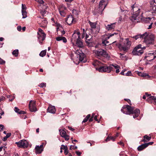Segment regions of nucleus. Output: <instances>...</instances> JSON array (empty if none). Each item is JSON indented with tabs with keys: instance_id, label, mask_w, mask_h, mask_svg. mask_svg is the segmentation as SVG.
<instances>
[{
	"instance_id": "obj_1",
	"label": "nucleus",
	"mask_w": 156,
	"mask_h": 156,
	"mask_svg": "<svg viewBox=\"0 0 156 156\" xmlns=\"http://www.w3.org/2000/svg\"><path fill=\"white\" fill-rule=\"evenodd\" d=\"M133 38L137 40L139 38L144 39V42L148 46L149 45L152 44L154 41V35L151 34H147L145 33L143 34H139L133 37Z\"/></svg>"
},
{
	"instance_id": "obj_2",
	"label": "nucleus",
	"mask_w": 156,
	"mask_h": 156,
	"mask_svg": "<svg viewBox=\"0 0 156 156\" xmlns=\"http://www.w3.org/2000/svg\"><path fill=\"white\" fill-rule=\"evenodd\" d=\"M80 33L76 30L72 37L71 41L73 46H76L80 48L83 47V42L80 37Z\"/></svg>"
},
{
	"instance_id": "obj_3",
	"label": "nucleus",
	"mask_w": 156,
	"mask_h": 156,
	"mask_svg": "<svg viewBox=\"0 0 156 156\" xmlns=\"http://www.w3.org/2000/svg\"><path fill=\"white\" fill-rule=\"evenodd\" d=\"M121 111L123 113L126 114L130 115L134 114V115H133V117L134 118L137 117L140 114L139 109H136L133 110V108L128 105L124 106Z\"/></svg>"
},
{
	"instance_id": "obj_4",
	"label": "nucleus",
	"mask_w": 156,
	"mask_h": 156,
	"mask_svg": "<svg viewBox=\"0 0 156 156\" xmlns=\"http://www.w3.org/2000/svg\"><path fill=\"white\" fill-rule=\"evenodd\" d=\"M123 44L122 45L120 44H116V46L118 47L120 50H123L126 51L131 45V42L128 38H126L123 40Z\"/></svg>"
},
{
	"instance_id": "obj_5",
	"label": "nucleus",
	"mask_w": 156,
	"mask_h": 156,
	"mask_svg": "<svg viewBox=\"0 0 156 156\" xmlns=\"http://www.w3.org/2000/svg\"><path fill=\"white\" fill-rule=\"evenodd\" d=\"M94 52L95 53L96 56L98 58L102 57L107 58L108 57V55L107 52L101 49L95 50L94 51Z\"/></svg>"
},
{
	"instance_id": "obj_6",
	"label": "nucleus",
	"mask_w": 156,
	"mask_h": 156,
	"mask_svg": "<svg viewBox=\"0 0 156 156\" xmlns=\"http://www.w3.org/2000/svg\"><path fill=\"white\" fill-rule=\"evenodd\" d=\"M96 69L100 72H106L109 73L112 70L113 68L111 66L104 65L101 66L98 68H96Z\"/></svg>"
},
{
	"instance_id": "obj_7",
	"label": "nucleus",
	"mask_w": 156,
	"mask_h": 156,
	"mask_svg": "<svg viewBox=\"0 0 156 156\" xmlns=\"http://www.w3.org/2000/svg\"><path fill=\"white\" fill-rule=\"evenodd\" d=\"M140 12V10H136L135 12H133V13L131 12L132 14V16L131 17L130 20L133 22L134 20L139 19H142V15L143 13L142 12L141 14L140 15H139V14Z\"/></svg>"
},
{
	"instance_id": "obj_8",
	"label": "nucleus",
	"mask_w": 156,
	"mask_h": 156,
	"mask_svg": "<svg viewBox=\"0 0 156 156\" xmlns=\"http://www.w3.org/2000/svg\"><path fill=\"white\" fill-rule=\"evenodd\" d=\"M76 54H77V57L79 58V61L84 63L87 61V60L84 54L83 53L82 51L80 50H77L76 51Z\"/></svg>"
},
{
	"instance_id": "obj_9",
	"label": "nucleus",
	"mask_w": 156,
	"mask_h": 156,
	"mask_svg": "<svg viewBox=\"0 0 156 156\" xmlns=\"http://www.w3.org/2000/svg\"><path fill=\"white\" fill-rule=\"evenodd\" d=\"M144 53L143 49L141 48V45L139 44L134 49L132 53L134 55H140Z\"/></svg>"
},
{
	"instance_id": "obj_10",
	"label": "nucleus",
	"mask_w": 156,
	"mask_h": 156,
	"mask_svg": "<svg viewBox=\"0 0 156 156\" xmlns=\"http://www.w3.org/2000/svg\"><path fill=\"white\" fill-rule=\"evenodd\" d=\"M16 144L19 147L26 148L28 146V142L26 140H23L20 141L18 142H16Z\"/></svg>"
},
{
	"instance_id": "obj_11",
	"label": "nucleus",
	"mask_w": 156,
	"mask_h": 156,
	"mask_svg": "<svg viewBox=\"0 0 156 156\" xmlns=\"http://www.w3.org/2000/svg\"><path fill=\"white\" fill-rule=\"evenodd\" d=\"M61 136L65 138L66 140H68L69 139V136L66 134V132L63 129L59 130Z\"/></svg>"
},
{
	"instance_id": "obj_12",
	"label": "nucleus",
	"mask_w": 156,
	"mask_h": 156,
	"mask_svg": "<svg viewBox=\"0 0 156 156\" xmlns=\"http://www.w3.org/2000/svg\"><path fill=\"white\" fill-rule=\"evenodd\" d=\"M35 101H31L29 103V108L31 112H35L37 111V108L35 106Z\"/></svg>"
},
{
	"instance_id": "obj_13",
	"label": "nucleus",
	"mask_w": 156,
	"mask_h": 156,
	"mask_svg": "<svg viewBox=\"0 0 156 156\" xmlns=\"http://www.w3.org/2000/svg\"><path fill=\"white\" fill-rule=\"evenodd\" d=\"M107 0H101L99 4V9L104 10L107 5Z\"/></svg>"
},
{
	"instance_id": "obj_14",
	"label": "nucleus",
	"mask_w": 156,
	"mask_h": 156,
	"mask_svg": "<svg viewBox=\"0 0 156 156\" xmlns=\"http://www.w3.org/2000/svg\"><path fill=\"white\" fill-rule=\"evenodd\" d=\"M148 58L147 60L150 61H152L156 57V52H153L148 53L146 56Z\"/></svg>"
},
{
	"instance_id": "obj_15",
	"label": "nucleus",
	"mask_w": 156,
	"mask_h": 156,
	"mask_svg": "<svg viewBox=\"0 0 156 156\" xmlns=\"http://www.w3.org/2000/svg\"><path fill=\"white\" fill-rule=\"evenodd\" d=\"M43 144L41 145L40 146H37L35 148L36 153L37 154H41L43 151Z\"/></svg>"
},
{
	"instance_id": "obj_16",
	"label": "nucleus",
	"mask_w": 156,
	"mask_h": 156,
	"mask_svg": "<svg viewBox=\"0 0 156 156\" xmlns=\"http://www.w3.org/2000/svg\"><path fill=\"white\" fill-rule=\"evenodd\" d=\"M116 34V33L113 34H110L109 36H107L105 38V39L104 40H103L102 42V44H104L105 45H107L108 44H109V42L107 41V40L109 39L111 37H112L113 36L114 34Z\"/></svg>"
},
{
	"instance_id": "obj_17",
	"label": "nucleus",
	"mask_w": 156,
	"mask_h": 156,
	"mask_svg": "<svg viewBox=\"0 0 156 156\" xmlns=\"http://www.w3.org/2000/svg\"><path fill=\"white\" fill-rule=\"evenodd\" d=\"M73 20L72 15H69L66 18V22L68 25H70L73 23Z\"/></svg>"
},
{
	"instance_id": "obj_18",
	"label": "nucleus",
	"mask_w": 156,
	"mask_h": 156,
	"mask_svg": "<svg viewBox=\"0 0 156 156\" xmlns=\"http://www.w3.org/2000/svg\"><path fill=\"white\" fill-rule=\"evenodd\" d=\"M46 37V34H38L37 37L40 43H42L41 41H43L44 40Z\"/></svg>"
},
{
	"instance_id": "obj_19",
	"label": "nucleus",
	"mask_w": 156,
	"mask_h": 156,
	"mask_svg": "<svg viewBox=\"0 0 156 156\" xmlns=\"http://www.w3.org/2000/svg\"><path fill=\"white\" fill-rule=\"evenodd\" d=\"M92 37L91 35H88L87 34H86V43L89 44L90 43H91L92 42Z\"/></svg>"
},
{
	"instance_id": "obj_20",
	"label": "nucleus",
	"mask_w": 156,
	"mask_h": 156,
	"mask_svg": "<svg viewBox=\"0 0 156 156\" xmlns=\"http://www.w3.org/2000/svg\"><path fill=\"white\" fill-rule=\"evenodd\" d=\"M47 111L48 112L51 113H55L56 111L55 107L54 106H49L47 109Z\"/></svg>"
},
{
	"instance_id": "obj_21",
	"label": "nucleus",
	"mask_w": 156,
	"mask_h": 156,
	"mask_svg": "<svg viewBox=\"0 0 156 156\" xmlns=\"http://www.w3.org/2000/svg\"><path fill=\"white\" fill-rule=\"evenodd\" d=\"M115 23H112L111 24L108 25L106 26V28L108 30H111L114 29L115 27Z\"/></svg>"
},
{
	"instance_id": "obj_22",
	"label": "nucleus",
	"mask_w": 156,
	"mask_h": 156,
	"mask_svg": "<svg viewBox=\"0 0 156 156\" xmlns=\"http://www.w3.org/2000/svg\"><path fill=\"white\" fill-rule=\"evenodd\" d=\"M56 39L58 41H62L63 42L65 43H66L67 41L66 38L65 37L62 36H59L57 37L56 38Z\"/></svg>"
},
{
	"instance_id": "obj_23",
	"label": "nucleus",
	"mask_w": 156,
	"mask_h": 156,
	"mask_svg": "<svg viewBox=\"0 0 156 156\" xmlns=\"http://www.w3.org/2000/svg\"><path fill=\"white\" fill-rule=\"evenodd\" d=\"M6 148V147H0V155L1 156H2L5 154Z\"/></svg>"
},
{
	"instance_id": "obj_24",
	"label": "nucleus",
	"mask_w": 156,
	"mask_h": 156,
	"mask_svg": "<svg viewBox=\"0 0 156 156\" xmlns=\"http://www.w3.org/2000/svg\"><path fill=\"white\" fill-rule=\"evenodd\" d=\"M154 17H147V18H145L144 19V20L145 21V22L146 23H150L151 21H154Z\"/></svg>"
},
{
	"instance_id": "obj_25",
	"label": "nucleus",
	"mask_w": 156,
	"mask_h": 156,
	"mask_svg": "<svg viewBox=\"0 0 156 156\" xmlns=\"http://www.w3.org/2000/svg\"><path fill=\"white\" fill-rule=\"evenodd\" d=\"M101 63L98 60H95L92 63L93 65L94 66H98L99 67L101 66Z\"/></svg>"
},
{
	"instance_id": "obj_26",
	"label": "nucleus",
	"mask_w": 156,
	"mask_h": 156,
	"mask_svg": "<svg viewBox=\"0 0 156 156\" xmlns=\"http://www.w3.org/2000/svg\"><path fill=\"white\" fill-rule=\"evenodd\" d=\"M147 145L146 144H143L139 146L137 148V149L139 151H141L147 147Z\"/></svg>"
},
{
	"instance_id": "obj_27",
	"label": "nucleus",
	"mask_w": 156,
	"mask_h": 156,
	"mask_svg": "<svg viewBox=\"0 0 156 156\" xmlns=\"http://www.w3.org/2000/svg\"><path fill=\"white\" fill-rule=\"evenodd\" d=\"M151 100H154L156 101V97L154 96H150L147 99V101L150 103H151Z\"/></svg>"
},
{
	"instance_id": "obj_28",
	"label": "nucleus",
	"mask_w": 156,
	"mask_h": 156,
	"mask_svg": "<svg viewBox=\"0 0 156 156\" xmlns=\"http://www.w3.org/2000/svg\"><path fill=\"white\" fill-rule=\"evenodd\" d=\"M131 7L133 9H135V10H140L141 9V6H140L138 5L135 4L132 5Z\"/></svg>"
},
{
	"instance_id": "obj_29",
	"label": "nucleus",
	"mask_w": 156,
	"mask_h": 156,
	"mask_svg": "<svg viewBox=\"0 0 156 156\" xmlns=\"http://www.w3.org/2000/svg\"><path fill=\"white\" fill-rule=\"evenodd\" d=\"M89 23L92 29H95L96 27V23H92L90 21H89Z\"/></svg>"
},
{
	"instance_id": "obj_30",
	"label": "nucleus",
	"mask_w": 156,
	"mask_h": 156,
	"mask_svg": "<svg viewBox=\"0 0 156 156\" xmlns=\"http://www.w3.org/2000/svg\"><path fill=\"white\" fill-rule=\"evenodd\" d=\"M115 140V138L114 137L111 136H108V137L106 139V141H108L110 140H112V141H114Z\"/></svg>"
},
{
	"instance_id": "obj_31",
	"label": "nucleus",
	"mask_w": 156,
	"mask_h": 156,
	"mask_svg": "<svg viewBox=\"0 0 156 156\" xmlns=\"http://www.w3.org/2000/svg\"><path fill=\"white\" fill-rule=\"evenodd\" d=\"M19 53V51L18 49H16L14 50L12 52V55L15 56V57H17L18 56Z\"/></svg>"
},
{
	"instance_id": "obj_32",
	"label": "nucleus",
	"mask_w": 156,
	"mask_h": 156,
	"mask_svg": "<svg viewBox=\"0 0 156 156\" xmlns=\"http://www.w3.org/2000/svg\"><path fill=\"white\" fill-rule=\"evenodd\" d=\"M22 12L23 15V18H25L27 17V12L26 10H22Z\"/></svg>"
},
{
	"instance_id": "obj_33",
	"label": "nucleus",
	"mask_w": 156,
	"mask_h": 156,
	"mask_svg": "<svg viewBox=\"0 0 156 156\" xmlns=\"http://www.w3.org/2000/svg\"><path fill=\"white\" fill-rule=\"evenodd\" d=\"M46 50H44L42 51L39 54V55L42 57H44L46 54Z\"/></svg>"
},
{
	"instance_id": "obj_34",
	"label": "nucleus",
	"mask_w": 156,
	"mask_h": 156,
	"mask_svg": "<svg viewBox=\"0 0 156 156\" xmlns=\"http://www.w3.org/2000/svg\"><path fill=\"white\" fill-rule=\"evenodd\" d=\"M11 133H7L6 136L3 138V140L4 141H5L7 140V139L9 137L11 136Z\"/></svg>"
},
{
	"instance_id": "obj_35",
	"label": "nucleus",
	"mask_w": 156,
	"mask_h": 156,
	"mask_svg": "<svg viewBox=\"0 0 156 156\" xmlns=\"http://www.w3.org/2000/svg\"><path fill=\"white\" fill-rule=\"evenodd\" d=\"M61 29H63L62 26L60 24H59L58 25L57 28V31H59Z\"/></svg>"
},
{
	"instance_id": "obj_36",
	"label": "nucleus",
	"mask_w": 156,
	"mask_h": 156,
	"mask_svg": "<svg viewBox=\"0 0 156 156\" xmlns=\"http://www.w3.org/2000/svg\"><path fill=\"white\" fill-rule=\"evenodd\" d=\"M140 76H141L142 77H145L147 76H148V75L146 74V73H142L141 72H140L138 74Z\"/></svg>"
},
{
	"instance_id": "obj_37",
	"label": "nucleus",
	"mask_w": 156,
	"mask_h": 156,
	"mask_svg": "<svg viewBox=\"0 0 156 156\" xmlns=\"http://www.w3.org/2000/svg\"><path fill=\"white\" fill-rule=\"evenodd\" d=\"M110 66H111L112 67L113 66L116 69H117L120 68V67L118 65L115 64H113L110 65Z\"/></svg>"
},
{
	"instance_id": "obj_38",
	"label": "nucleus",
	"mask_w": 156,
	"mask_h": 156,
	"mask_svg": "<svg viewBox=\"0 0 156 156\" xmlns=\"http://www.w3.org/2000/svg\"><path fill=\"white\" fill-rule=\"evenodd\" d=\"M144 138H145L146 140H147V141H149V140H150L151 138V136H147V135H145L144 136Z\"/></svg>"
},
{
	"instance_id": "obj_39",
	"label": "nucleus",
	"mask_w": 156,
	"mask_h": 156,
	"mask_svg": "<svg viewBox=\"0 0 156 156\" xmlns=\"http://www.w3.org/2000/svg\"><path fill=\"white\" fill-rule=\"evenodd\" d=\"M59 12L60 15L63 16H65V13L64 10H59Z\"/></svg>"
},
{
	"instance_id": "obj_40",
	"label": "nucleus",
	"mask_w": 156,
	"mask_h": 156,
	"mask_svg": "<svg viewBox=\"0 0 156 156\" xmlns=\"http://www.w3.org/2000/svg\"><path fill=\"white\" fill-rule=\"evenodd\" d=\"M40 13L43 16H44L46 12V10H40Z\"/></svg>"
},
{
	"instance_id": "obj_41",
	"label": "nucleus",
	"mask_w": 156,
	"mask_h": 156,
	"mask_svg": "<svg viewBox=\"0 0 156 156\" xmlns=\"http://www.w3.org/2000/svg\"><path fill=\"white\" fill-rule=\"evenodd\" d=\"M57 32H61V35L62 36L65 34V31L63 29H61L59 31H57Z\"/></svg>"
},
{
	"instance_id": "obj_42",
	"label": "nucleus",
	"mask_w": 156,
	"mask_h": 156,
	"mask_svg": "<svg viewBox=\"0 0 156 156\" xmlns=\"http://www.w3.org/2000/svg\"><path fill=\"white\" fill-rule=\"evenodd\" d=\"M5 61L0 58V65H3L5 63Z\"/></svg>"
},
{
	"instance_id": "obj_43",
	"label": "nucleus",
	"mask_w": 156,
	"mask_h": 156,
	"mask_svg": "<svg viewBox=\"0 0 156 156\" xmlns=\"http://www.w3.org/2000/svg\"><path fill=\"white\" fill-rule=\"evenodd\" d=\"M46 85V83H42L40 84L39 86L41 87H45Z\"/></svg>"
},
{
	"instance_id": "obj_44",
	"label": "nucleus",
	"mask_w": 156,
	"mask_h": 156,
	"mask_svg": "<svg viewBox=\"0 0 156 156\" xmlns=\"http://www.w3.org/2000/svg\"><path fill=\"white\" fill-rule=\"evenodd\" d=\"M39 32H37V34H45L43 32V30L39 28Z\"/></svg>"
},
{
	"instance_id": "obj_45",
	"label": "nucleus",
	"mask_w": 156,
	"mask_h": 156,
	"mask_svg": "<svg viewBox=\"0 0 156 156\" xmlns=\"http://www.w3.org/2000/svg\"><path fill=\"white\" fill-rule=\"evenodd\" d=\"M132 75L131 72L130 71H129L126 73L125 75L126 76H130Z\"/></svg>"
},
{
	"instance_id": "obj_46",
	"label": "nucleus",
	"mask_w": 156,
	"mask_h": 156,
	"mask_svg": "<svg viewBox=\"0 0 156 156\" xmlns=\"http://www.w3.org/2000/svg\"><path fill=\"white\" fill-rule=\"evenodd\" d=\"M14 110L16 112L18 113H19L20 111V110L16 107L15 108Z\"/></svg>"
},
{
	"instance_id": "obj_47",
	"label": "nucleus",
	"mask_w": 156,
	"mask_h": 156,
	"mask_svg": "<svg viewBox=\"0 0 156 156\" xmlns=\"http://www.w3.org/2000/svg\"><path fill=\"white\" fill-rule=\"evenodd\" d=\"M92 13L94 15H98V10H93Z\"/></svg>"
},
{
	"instance_id": "obj_48",
	"label": "nucleus",
	"mask_w": 156,
	"mask_h": 156,
	"mask_svg": "<svg viewBox=\"0 0 156 156\" xmlns=\"http://www.w3.org/2000/svg\"><path fill=\"white\" fill-rule=\"evenodd\" d=\"M77 148V147L76 146H74L71 145L69 149L70 150H72L73 149H76Z\"/></svg>"
},
{
	"instance_id": "obj_49",
	"label": "nucleus",
	"mask_w": 156,
	"mask_h": 156,
	"mask_svg": "<svg viewBox=\"0 0 156 156\" xmlns=\"http://www.w3.org/2000/svg\"><path fill=\"white\" fill-rule=\"evenodd\" d=\"M22 10L26 9H27L26 5L25 4H22Z\"/></svg>"
},
{
	"instance_id": "obj_50",
	"label": "nucleus",
	"mask_w": 156,
	"mask_h": 156,
	"mask_svg": "<svg viewBox=\"0 0 156 156\" xmlns=\"http://www.w3.org/2000/svg\"><path fill=\"white\" fill-rule=\"evenodd\" d=\"M125 100L127 101V102L130 105H131L132 104L131 103L130 100L129 99H125Z\"/></svg>"
},
{
	"instance_id": "obj_51",
	"label": "nucleus",
	"mask_w": 156,
	"mask_h": 156,
	"mask_svg": "<svg viewBox=\"0 0 156 156\" xmlns=\"http://www.w3.org/2000/svg\"><path fill=\"white\" fill-rule=\"evenodd\" d=\"M153 21H151V23H150V24L149 26V27L148 28V29H150L151 28L152 25L153 23Z\"/></svg>"
},
{
	"instance_id": "obj_52",
	"label": "nucleus",
	"mask_w": 156,
	"mask_h": 156,
	"mask_svg": "<svg viewBox=\"0 0 156 156\" xmlns=\"http://www.w3.org/2000/svg\"><path fill=\"white\" fill-rule=\"evenodd\" d=\"M5 99V97L3 96H1L0 98V101H4Z\"/></svg>"
},
{
	"instance_id": "obj_53",
	"label": "nucleus",
	"mask_w": 156,
	"mask_h": 156,
	"mask_svg": "<svg viewBox=\"0 0 156 156\" xmlns=\"http://www.w3.org/2000/svg\"><path fill=\"white\" fill-rule=\"evenodd\" d=\"M62 146L63 147V149L64 150H68V147L66 145L65 146V145H62Z\"/></svg>"
},
{
	"instance_id": "obj_54",
	"label": "nucleus",
	"mask_w": 156,
	"mask_h": 156,
	"mask_svg": "<svg viewBox=\"0 0 156 156\" xmlns=\"http://www.w3.org/2000/svg\"><path fill=\"white\" fill-rule=\"evenodd\" d=\"M126 71L125 69H123L122 71L120 73V74L123 75H125V74L124 73V72Z\"/></svg>"
},
{
	"instance_id": "obj_55",
	"label": "nucleus",
	"mask_w": 156,
	"mask_h": 156,
	"mask_svg": "<svg viewBox=\"0 0 156 156\" xmlns=\"http://www.w3.org/2000/svg\"><path fill=\"white\" fill-rule=\"evenodd\" d=\"M153 143H154L153 142H150L148 143H145V144H146L147 145V147L149 145H151L152 144H153Z\"/></svg>"
},
{
	"instance_id": "obj_56",
	"label": "nucleus",
	"mask_w": 156,
	"mask_h": 156,
	"mask_svg": "<svg viewBox=\"0 0 156 156\" xmlns=\"http://www.w3.org/2000/svg\"><path fill=\"white\" fill-rule=\"evenodd\" d=\"M76 154L78 156H80L81 154V153L80 152L78 151H76Z\"/></svg>"
},
{
	"instance_id": "obj_57",
	"label": "nucleus",
	"mask_w": 156,
	"mask_h": 156,
	"mask_svg": "<svg viewBox=\"0 0 156 156\" xmlns=\"http://www.w3.org/2000/svg\"><path fill=\"white\" fill-rule=\"evenodd\" d=\"M4 128V125H0V128H1V131H2L3 130V128Z\"/></svg>"
},
{
	"instance_id": "obj_58",
	"label": "nucleus",
	"mask_w": 156,
	"mask_h": 156,
	"mask_svg": "<svg viewBox=\"0 0 156 156\" xmlns=\"http://www.w3.org/2000/svg\"><path fill=\"white\" fill-rule=\"evenodd\" d=\"M120 55V58L122 59L123 58H124L125 56H123L122 55H123V54H122L121 53L119 54Z\"/></svg>"
},
{
	"instance_id": "obj_59",
	"label": "nucleus",
	"mask_w": 156,
	"mask_h": 156,
	"mask_svg": "<svg viewBox=\"0 0 156 156\" xmlns=\"http://www.w3.org/2000/svg\"><path fill=\"white\" fill-rule=\"evenodd\" d=\"M88 119L86 117L84 118L83 119V121L82 122H87L88 120Z\"/></svg>"
},
{
	"instance_id": "obj_60",
	"label": "nucleus",
	"mask_w": 156,
	"mask_h": 156,
	"mask_svg": "<svg viewBox=\"0 0 156 156\" xmlns=\"http://www.w3.org/2000/svg\"><path fill=\"white\" fill-rule=\"evenodd\" d=\"M118 143L123 146H124V144H123V142L122 141H120V142H118Z\"/></svg>"
},
{
	"instance_id": "obj_61",
	"label": "nucleus",
	"mask_w": 156,
	"mask_h": 156,
	"mask_svg": "<svg viewBox=\"0 0 156 156\" xmlns=\"http://www.w3.org/2000/svg\"><path fill=\"white\" fill-rule=\"evenodd\" d=\"M17 29L19 31H20L21 30V27L20 26H18L17 27Z\"/></svg>"
},
{
	"instance_id": "obj_62",
	"label": "nucleus",
	"mask_w": 156,
	"mask_h": 156,
	"mask_svg": "<svg viewBox=\"0 0 156 156\" xmlns=\"http://www.w3.org/2000/svg\"><path fill=\"white\" fill-rule=\"evenodd\" d=\"M25 112L24 111H20L19 114H25Z\"/></svg>"
},
{
	"instance_id": "obj_63",
	"label": "nucleus",
	"mask_w": 156,
	"mask_h": 156,
	"mask_svg": "<svg viewBox=\"0 0 156 156\" xmlns=\"http://www.w3.org/2000/svg\"><path fill=\"white\" fill-rule=\"evenodd\" d=\"M68 129H69V130H71V131H73L74 130V129L73 128H72V127H70V126H68Z\"/></svg>"
},
{
	"instance_id": "obj_64",
	"label": "nucleus",
	"mask_w": 156,
	"mask_h": 156,
	"mask_svg": "<svg viewBox=\"0 0 156 156\" xmlns=\"http://www.w3.org/2000/svg\"><path fill=\"white\" fill-rule=\"evenodd\" d=\"M152 7V10H156V5H154Z\"/></svg>"
}]
</instances>
